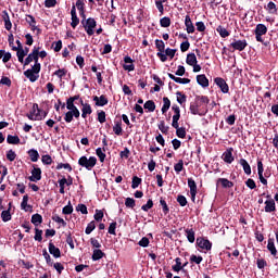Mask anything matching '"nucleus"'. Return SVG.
<instances>
[{
  "mask_svg": "<svg viewBox=\"0 0 278 278\" xmlns=\"http://www.w3.org/2000/svg\"><path fill=\"white\" fill-rule=\"evenodd\" d=\"M7 160H9V162H14L16 160V152H14V150H9L7 152Z\"/></svg>",
  "mask_w": 278,
  "mask_h": 278,
  "instance_id": "nucleus-41",
  "label": "nucleus"
},
{
  "mask_svg": "<svg viewBox=\"0 0 278 278\" xmlns=\"http://www.w3.org/2000/svg\"><path fill=\"white\" fill-rule=\"evenodd\" d=\"M94 220H103V211L97 210L94 214Z\"/></svg>",
  "mask_w": 278,
  "mask_h": 278,
  "instance_id": "nucleus-62",
  "label": "nucleus"
},
{
  "mask_svg": "<svg viewBox=\"0 0 278 278\" xmlns=\"http://www.w3.org/2000/svg\"><path fill=\"white\" fill-rule=\"evenodd\" d=\"M104 255L105 253L100 249L93 250L92 260L93 262H98V260H101Z\"/></svg>",
  "mask_w": 278,
  "mask_h": 278,
  "instance_id": "nucleus-26",
  "label": "nucleus"
},
{
  "mask_svg": "<svg viewBox=\"0 0 278 278\" xmlns=\"http://www.w3.org/2000/svg\"><path fill=\"white\" fill-rule=\"evenodd\" d=\"M24 75H25V77H27V79H29V81H31V83L38 81V75H36V73L33 72V71L27 70V71L24 72Z\"/></svg>",
  "mask_w": 278,
  "mask_h": 278,
  "instance_id": "nucleus-21",
  "label": "nucleus"
},
{
  "mask_svg": "<svg viewBox=\"0 0 278 278\" xmlns=\"http://www.w3.org/2000/svg\"><path fill=\"white\" fill-rule=\"evenodd\" d=\"M185 233L187 236L188 242H190L191 244L194 243V230L193 229H186Z\"/></svg>",
  "mask_w": 278,
  "mask_h": 278,
  "instance_id": "nucleus-29",
  "label": "nucleus"
},
{
  "mask_svg": "<svg viewBox=\"0 0 278 278\" xmlns=\"http://www.w3.org/2000/svg\"><path fill=\"white\" fill-rule=\"evenodd\" d=\"M125 64L123 65L124 71H128L131 73V71L136 70V66L134 65V60L130 56L124 58Z\"/></svg>",
  "mask_w": 278,
  "mask_h": 278,
  "instance_id": "nucleus-10",
  "label": "nucleus"
},
{
  "mask_svg": "<svg viewBox=\"0 0 278 278\" xmlns=\"http://www.w3.org/2000/svg\"><path fill=\"white\" fill-rule=\"evenodd\" d=\"M160 24L161 27H170V17H162Z\"/></svg>",
  "mask_w": 278,
  "mask_h": 278,
  "instance_id": "nucleus-45",
  "label": "nucleus"
},
{
  "mask_svg": "<svg viewBox=\"0 0 278 278\" xmlns=\"http://www.w3.org/2000/svg\"><path fill=\"white\" fill-rule=\"evenodd\" d=\"M176 135L178 138H186V128L178 126V128H176Z\"/></svg>",
  "mask_w": 278,
  "mask_h": 278,
  "instance_id": "nucleus-46",
  "label": "nucleus"
},
{
  "mask_svg": "<svg viewBox=\"0 0 278 278\" xmlns=\"http://www.w3.org/2000/svg\"><path fill=\"white\" fill-rule=\"evenodd\" d=\"M195 27L198 31H205V24L203 22H197Z\"/></svg>",
  "mask_w": 278,
  "mask_h": 278,
  "instance_id": "nucleus-64",
  "label": "nucleus"
},
{
  "mask_svg": "<svg viewBox=\"0 0 278 278\" xmlns=\"http://www.w3.org/2000/svg\"><path fill=\"white\" fill-rule=\"evenodd\" d=\"M42 179V170L38 167H34L31 170V176L29 177L30 181H40Z\"/></svg>",
  "mask_w": 278,
  "mask_h": 278,
  "instance_id": "nucleus-11",
  "label": "nucleus"
},
{
  "mask_svg": "<svg viewBox=\"0 0 278 278\" xmlns=\"http://www.w3.org/2000/svg\"><path fill=\"white\" fill-rule=\"evenodd\" d=\"M217 31L222 38L229 37V30L227 28L218 27Z\"/></svg>",
  "mask_w": 278,
  "mask_h": 278,
  "instance_id": "nucleus-40",
  "label": "nucleus"
},
{
  "mask_svg": "<svg viewBox=\"0 0 278 278\" xmlns=\"http://www.w3.org/2000/svg\"><path fill=\"white\" fill-rule=\"evenodd\" d=\"M0 84L2 86H9L11 87L12 86V80L8 77V76H3L1 79H0Z\"/></svg>",
  "mask_w": 278,
  "mask_h": 278,
  "instance_id": "nucleus-49",
  "label": "nucleus"
},
{
  "mask_svg": "<svg viewBox=\"0 0 278 278\" xmlns=\"http://www.w3.org/2000/svg\"><path fill=\"white\" fill-rule=\"evenodd\" d=\"M197 81L200 86H202V88H207V86H210V80L203 74L197 76Z\"/></svg>",
  "mask_w": 278,
  "mask_h": 278,
  "instance_id": "nucleus-17",
  "label": "nucleus"
},
{
  "mask_svg": "<svg viewBox=\"0 0 278 278\" xmlns=\"http://www.w3.org/2000/svg\"><path fill=\"white\" fill-rule=\"evenodd\" d=\"M27 118H29V121H42V117L34 112L27 114Z\"/></svg>",
  "mask_w": 278,
  "mask_h": 278,
  "instance_id": "nucleus-52",
  "label": "nucleus"
},
{
  "mask_svg": "<svg viewBox=\"0 0 278 278\" xmlns=\"http://www.w3.org/2000/svg\"><path fill=\"white\" fill-rule=\"evenodd\" d=\"M176 96H177V101L180 105H182V103H186V94L181 93V91H177Z\"/></svg>",
  "mask_w": 278,
  "mask_h": 278,
  "instance_id": "nucleus-43",
  "label": "nucleus"
},
{
  "mask_svg": "<svg viewBox=\"0 0 278 278\" xmlns=\"http://www.w3.org/2000/svg\"><path fill=\"white\" fill-rule=\"evenodd\" d=\"M215 84H216V86H218V88H220V90H222V92H224V94H227V92H229V85H227L225 79L215 78Z\"/></svg>",
  "mask_w": 278,
  "mask_h": 278,
  "instance_id": "nucleus-9",
  "label": "nucleus"
},
{
  "mask_svg": "<svg viewBox=\"0 0 278 278\" xmlns=\"http://www.w3.org/2000/svg\"><path fill=\"white\" fill-rule=\"evenodd\" d=\"M155 47L157 49V51H164L165 49V45L163 40L156 39L155 40Z\"/></svg>",
  "mask_w": 278,
  "mask_h": 278,
  "instance_id": "nucleus-51",
  "label": "nucleus"
},
{
  "mask_svg": "<svg viewBox=\"0 0 278 278\" xmlns=\"http://www.w3.org/2000/svg\"><path fill=\"white\" fill-rule=\"evenodd\" d=\"M27 53H29V48H21L20 50H17V60L18 62H21V64H23V62L25 61V55H27Z\"/></svg>",
  "mask_w": 278,
  "mask_h": 278,
  "instance_id": "nucleus-18",
  "label": "nucleus"
},
{
  "mask_svg": "<svg viewBox=\"0 0 278 278\" xmlns=\"http://www.w3.org/2000/svg\"><path fill=\"white\" fill-rule=\"evenodd\" d=\"M28 71H31L33 73H35L36 75H38V73H40V63L35 62V66H33L30 70Z\"/></svg>",
  "mask_w": 278,
  "mask_h": 278,
  "instance_id": "nucleus-61",
  "label": "nucleus"
},
{
  "mask_svg": "<svg viewBox=\"0 0 278 278\" xmlns=\"http://www.w3.org/2000/svg\"><path fill=\"white\" fill-rule=\"evenodd\" d=\"M185 25H186L187 34H194V24H192V20L190 18V15H186Z\"/></svg>",
  "mask_w": 278,
  "mask_h": 278,
  "instance_id": "nucleus-12",
  "label": "nucleus"
},
{
  "mask_svg": "<svg viewBox=\"0 0 278 278\" xmlns=\"http://www.w3.org/2000/svg\"><path fill=\"white\" fill-rule=\"evenodd\" d=\"M177 201L181 207H186V205H188V200L184 195H178Z\"/></svg>",
  "mask_w": 278,
  "mask_h": 278,
  "instance_id": "nucleus-50",
  "label": "nucleus"
},
{
  "mask_svg": "<svg viewBox=\"0 0 278 278\" xmlns=\"http://www.w3.org/2000/svg\"><path fill=\"white\" fill-rule=\"evenodd\" d=\"M217 184H222L223 188H233V184L227 178H219Z\"/></svg>",
  "mask_w": 278,
  "mask_h": 278,
  "instance_id": "nucleus-25",
  "label": "nucleus"
},
{
  "mask_svg": "<svg viewBox=\"0 0 278 278\" xmlns=\"http://www.w3.org/2000/svg\"><path fill=\"white\" fill-rule=\"evenodd\" d=\"M86 5V3H84V0H77L76 1V8L79 11V14L81 16V18L86 20V13L84 11V7Z\"/></svg>",
  "mask_w": 278,
  "mask_h": 278,
  "instance_id": "nucleus-19",
  "label": "nucleus"
},
{
  "mask_svg": "<svg viewBox=\"0 0 278 278\" xmlns=\"http://www.w3.org/2000/svg\"><path fill=\"white\" fill-rule=\"evenodd\" d=\"M249 46V43L247 42L245 39L243 40H233L231 43H230V47L232 49H235V51H244V49H247V47Z\"/></svg>",
  "mask_w": 278,
  "mask_h": 278,
  "instance_id": "nucleus-4",
  "label": "nucleus"
},
{
  "mask_svg": "<svg viewBox=\"0 0 278 278\" xmlns=\"http://www.w3.org/2000/svg\"><path fill=\"white\" fill-rule=\"evenodd\" d=\"M268 33V27L264 24H257L254 30V34H258V36H266Z\"/></svg>",
  "mask_w": 278,
  "mask_h": 278,
  "instance_id": "nucleus-16",
  "label": "nucleus"
},
{
  "mask_svg": "<svg viewBox=\"0 0 278 278\" xmlns=\"http://www.w3.org/2000/svg\"><path fill=\"white\" fill-rule=\"evenodd\" d=\"M45 5L47 8H55V5H58V0H46Z\"/></svg>",
  "mask_w": 278,
  "mask_h": 278,
  "instance_id": "nucleus-59",
  "label": "nucleus"
},
{
  "mask_svg": "<svg viewBox=\"0 0 278 278\" xmlns=\"http://www.w3.org/2000/svg\"><path fill=\"white\" fill-rule=\"evenodd\" d=\"M83 25L88 36L94 35V27H97V21H94V18L92 17H89L87 20L86 17L85 20L83 18Z\"/></svg>",
  "mask_w": 278,
  "mask_h": 278,
  "instance_id": "nucleus-2",
  "label": "nucleus"
},
{
  "mask_svg": "<svg viewBox=\"0 0 278 278\" xmlns=\"http://www.w3.org/2000/svg\"><path fill=\"white\" fill-rule=\"evenodd\" d=\"M31 223L35 225V227H38L42 223V215L40 214H34L31 216Z\"/></svg>",
  "mask_w": 278,
  "mask_h": 278,
  "instance_id": "nucleus-28",
  "label": "nucleus"
},
{
  "mask_svg": "<svg viewBox=\"0 0 278 278\" xmlns=\"http://www.w3.org/2000/svg\"><path fill=\"white\" fill-rule=\"evenodd\" d=\"M257 170H258V179H260L261 184H263L264 186H267L268 180H266V178H264V164L262 163V161L257 162Z\"/></svg>",
  "mask_w": 278,
  "mask_h": 278,
  "instance_id": "nucleus-7",
  "label": "nucleus"
},
{
  "mask_svg": "<svg viewBox=\"0 0 278 278\" xmlns=\"http://www.w3.org/2000/svg\"><path fill=\"white\" fill-rule=\"evenodd\" d=\"M41 162H42L43 164L49 165V164H51V163L53 162V159H51V155L46 154V155H43V156L41 157Z\"/></svg>",
  "mask_w": 278,
  "mask_h": 278,
  "instance_id": "nucleus-58",
  "label": "nucleus"
},
{
  "mask_svg": "<svg viewBox=\"0 0 278 278\" xmlns=\"http://www.w3.org/2000/svg\"><path fill=\"white\" fill-rule=\"evenodd\" d=\"M93 101L98 108H103V105H108V98L105 96H94Z\"/></svg>",
  "mask_w": 278,
  "mask_h": 278,
  "instance_id": "nucleus-13",
  "label": "nucleus"
},
{
  "mask_svg": "<svg viewBox=\"0 0 278 278\" xmlns=\"http://www.w3.org/2000/svg\"><path fill=\"white\" fill-rule=\"evenodd\" d=\"M190 262H191V264H201V262H203V256H197V255L192 254L190 256Z\"/></svg>",
  "mask_w": 278,
  "mask_h": 278,
  "instance_id": "nucleus-39",
  "label": "nucleus"
},
{
  "mask_svg": "<svg viewBox=\"0 0 278 278\" xmlns=\"http://www.w3.org/2000/svg\"><path fill=\"white\" fill-rule=\"evenodd\" d=\"M174 170L177 173H181L184 170V161L180 160L177 164L174 166Z\"/></svg>",
  "mask_w": 278,
  "mask_h": 278,
  "instance_id": "nucleus-55",
  "label": "nucleus"
},
{
  "mask_svg": "<svg viewBox=\"0 0 278 278\" xmlns=\"http://www.w3.org/2000/svg\"><path fill=\"white\" fill-rule=\"evenodd\" d=\"M7 142H8L9 144H20L21 138H18V136L9 135V136L7 137Z\"/></svg>",
  "mask_w": 278,
  "mask_h": 278,
  "instance_id": "nucleus-27",
  "label": "nucleus"
},
{
  "mask_svg": "<svg viewBox=\"0 0 278 278\" xmlns=\"http://www.w3.org/2000/svg\"><path fill=\"white\" fill-rule=\"evenodd\" d=\"M54 75L56 77H59L60 79H62V77H65V75H66V70H64V68L58 70V71L54 72Z\"/></svg>",
  "mask_w": 278,
  "mask_h": 278,
  "instance_id": "nucleus-60",
  "label": "nucleus"
},
{
  "mask_svg": "<svg viewBox=\"0 0 278 278\" xmlns=\"http://www.w3.org/2000/svg\"><path fill=\"white\" fill-rule=\"evenodd\" d=\"M197 244L200 249H204L205 251H212V242L207 239L198 238Z\"/></svg>",
  "mask_w": 278,
  "mask_h": 278,
  "instance_id": "nucleus-6",
  "label": "nucleus"
},
{
  "mask_svg": "<svg viewBox=\"0 0 278 278\" xmlns=\"http://www.w3.org/2000/svg\"><path fill=\"white\" fill-rule=\"evenodd\" d=\"M172 110L174 112L172 127H174V129H179V118H181V110L178 105H173Z\"/></svg>",
  "mask_w": 278,
  "mask_h": 278,
  "instance_id": "nucleus-3",
  "label": "nucleus"
},
{
  "mask_svg": "<svg viewBox=\"0 0 278 278\" xmlns=\"http://www.w3.org/2000/svg\"><path fill=\"white\" fill-rule=\"evenodd\" d=\"M187 64H189V66H194V64H197V54L194 53H190L187 55Z\"/></svg>",
  "mask_w": 278,
  "mask_h": 278,
  "instance_id": "nucleus-31",
  "label": "nucleus"
},
{
  "mask_svg": "<svg viewBox=\"0 0 278 278\" xmlns=\"http://www.w3.org/2000/svg\"><path fill=\"white\" fill-rule=\"evenodd\" d=\"M188 187L190 188L191 201L197 199V182L192 178H188Z\"/></svg>",
  "mask_w": 278,
  "mask_h": 278,
  "instance_id": "nucleus-8",
  "label": "nucleus"
},
{
  "mask_svg": "<svg viewBox=\"0 0 278 278\" xmlns=\"http://www.w3.org/2000/svg\"><path fill=\"white\" fill-rule=\"evenodd\" d=\"M76 211L80 212L81 214H88V207L85 204H78L76 206Z\"/></svg>",
  "mask_w": 278,
  "mask_h": 278,
  "instance_id": "nucleus-53",
  "label": "nucleus"
},
{
  "mask_svg": "<svg viewBox=\"0 0 278 278\" xmlns=\"http://www.w3.org/2000/svg\"><path fill=\"white\" fill-rule=\"evenodd\" d=\"M239 163L242 166L245 175H251V165H249V162H247L244 159H241Z\"/></svg>",
  "mask_w": 278,
  "mask_h": 278,
  "instance_id": "nucleus-22",
  "label": "nucleus"
},
{
  "mask_svg": "<svg viewBox=\"0 0 278 278\" xmlns=\"http://www.w3.org/2000/svg\"><path fill=\"white\" fill-rule=\"evenodd\" d=\"M35 240H37V242H42V230L38 228L35 229Z\"/></svg>",
  "mask_w": 278,
  "mask_h": 278,
  "instance_id": "nucleus-54",
  "label": "nucleus"
},
{
  "mask_svg": "<svg viewBox=\"0 0 278 278\" xmlns=\"http://www.w3.org/2000/svg\"><path fill=\"white\" fill-rule=\"evenodd\" d=\"M113 131L116 136H122L123 135V127L121 126V123H117L113 127Z\"/></svg>",
  "mask_w": 278,
  "mask_h": 278,
  "instance_id": "nucleus-42",
  "label": "nucleus"
},
{
  "mask_svg": "<svg viewBox=\"0 0 278 278\" xmlns=\"http://www.w3.org/2000/svg\"><path fill=\"white\" fill-rule=\"evenodd\" d=\"M151 207H153V200H148L147 204L141 206V210H143V212H149Z\"/></svg>",
  "mask_w": 278,
  "mask_h": 278,
  "instance_id": "nucleus-56",
  "label": "nucleus"
},
{
  "mask_svg": "<svg viewBox=\"0 0 278 278\" xmlns=\"http://www.w3.org/2000/svg\"><path fill=\"white\" fill-rule=\"evenodd\" d=\"M94 229H97V225L94 224V222H90L85 229V233H87V236H90V233H92Z\"/></svg>",
  "mask_w": 278,
  "mask_h": 278,
  "instance_id": "nucleus-34",
  "label": "nucleus"
},
{
  "mask_svg": "<svg viewBox=\"0 0 278 278\" xmlns=\"http://www.w3.org/2000/svg\"><path fill=\"white\" fill-rule=\"evenodd\" d=\"M96 154L98 155L100 162H105V152H103V149L98 148L96 150Z\"/></svg>",
  "mask_w": 278,
  "mask_h": 278,
  "instance_id": "nucleus-38",
  "label": "nucleus"
},
{
  "mask_svg": "<svg viewBox=\"0 0 278 278\" xmlns=\"http://www.w3.org/2000/svg\"><path fill=\"white\" fill-rule=\"evenodd\" d=\"M233 149H229L226 152L223 153V160L226 162V164H231L233 162V154H232Z\"/></svg>",
  "mask_w": 278,
  "mask_h": 278,
  "instance_id": "nucleus-15",
  "label": "nucleus"
},
{
  "mask_svg": "<svg viewBox=\"0 0 278 278\" xmlns=\"http://www.w3.org/2000/svg\"><path fill=\"white\" fill-rule=\"evenodd\" d=\"M28 155H29L31 162H36L38 160V157H40L38 150H34V149L28 151Z\"/></svg>",
  "mask_w": 278,
  "mask_h": 278,
  "instance_id": "nucleus-32",
  "label": "nucleus"
},
{
  "mask_svg": "<svg viewBox=\"0 0 278 278\" xmlns=\"http://www.w3.org/2000/svg\"><path fill=\"white\" fill-rule=\"evenodd\" d=\"M1 218L3 223H8L9 220H12V214H10V211H2Z\"/></svg>",
  "mask_w": 278,
  "mask_h": 278,
  "instance_id": "nucleus-36",
  "label": "nucleus"
},
{
  "mask_svg": "<svg viewBox=\"0 0 278 278\" xmlns=\"http://www.w3.org/2000/svg\"><path fill=\"white\" fill-rule=\"evenodd\" d=\"M265 212H275V200H267L265 202Z\"/></svg>",
  "mask_w": 278,
  "mask_h": 278,
  "instance_id": "nucleus-23",
  "label": "nucleus"
},
{
  "mask_svg": "<svg viewBox=\"0 0 278 278\" xmlns=\"http://www.w3.org/2000/svg\"><path fill=\"white\" fill-rule=\"evenodd\" d=\"M26 23H28V25L31 26V29H33V30L38 29V28L36 27V18H35L34 16L27 15V16H26Z\"/></svg>",
  "mask_w": 278,
  "mask_h": 278,
  "instance_id": "nucleus-35",
  "label": "nucleus"
},
{
  "mask_svg": "<svg viewBox=\"0 0 278 278\" xmlns=\"http://www.w3.org/2000/svg\"><path fill=\"white\" fill-rule=\"evenodd\" d=\"M79 166H83V168H87V170H92L94 166H97V157L90 156L89 159L87 156H81L78 160Z\"/></svg>",
  "mask_w": 278,
  "mask_h": 278,
  "instance_id": "nucleus-1",
  "label": "nucleus"
},
{
  "mask_svg": "<svg viewBox=\"0 0 278 278\" xmlns=\"http://www.w3.org/2000/svg\"><path fill=\"white\" fill-rule=\"evenodd\" d=\"M144 110H148L150 112H155V102H153V100H148L144 104H143Z\"/></svg>",
  "mask_w": 278,
  "mask_h": 278,
  "instance_id": "nucleus-30",
  "label": "nucleus"
},
{
  "mask_svg": "<svg viewBox=\"0 0 278 278\" xmlns=\"http://www.w3.org/2000/svg\"><path fill=\"white\" fill-rule=\"evenodd\" d=\"M163 106L161 109L162 114H166L170 110V100L168 98H163Z\"/></svg>",
  "mask_w": 278,
  "mask_h": 278,
  "instance_id": "nucleus-24",
  "label": "nucleus"
},
{
  "mask_svg": "<svg viewBox=\"0 0 278 278\" xmlns=\"http://www.w3.org/2000/svg\"><path fill=\"white\" fill-rule=\"evenodd\" d=\"M125 205L126 207H136V200H134V198H126V201H125Z\"/></svg>",
  "mask_w": 278,
  "mask_h": 278,
  "instance_id": "nucleus-48",
  "label": "nucleus"
},
{
  "mask_svg": "<svg viewBox=\"0 0 278 278\" xmlns=\"http://www.w3.org/2000/svg\"><path fill=\"white\" fill-rule=\"evenodd\" d=\"M140 184H142V179L138 178V176H134L132 177V185L131 188L134 190H136V188H138V186H140Z\"/></svg>",
  "mask_w": 278,
  "mask_h": 278,
  "instance_id": "nucleus-44",
  "label": "nucleus"
},
{
  "mask_svg": "<svg viewBox=\"0 0 278 278\" xmlns=\"http://www.w3.org/2000/svg\"><path fill=\"white\" fill-rule=\"evenodd\" d=\"M267 249L270 251L271 255H277V248H275V242L271 240L268 241Z\"/></svg>",
  "mask_w": 278,
  "mask_h": 278,
  "instance_id": "nucleus-37",
  "label": "nucleus"
},
{
  "mask_svg": "<svg viewBox=\"0 0 278 278\" xmlns=\"http://www.w3.org/2000/svg\"><path fill=\"white\" fill-rule=\"evenodd\" d=\"M80 104L83 105V109H81L83 118H86V116H88V114H92V108L90 106V104L84 103V100H80Z\"/></svg>",
  "mask_w": 278,
  "mask_h": 278,
  "instance_id": "nucleus-14",
  "label": "nucleus"
},
{
  "mask_svg": "<svg viewBox=\"0 0 278 278\" xmlns=\"http://www.w3.org/2000/svg\"><path fill=\"white\" fill-rule=\"evenodd\" d=\"M49 253L53 255V257H60L61 252L53 243H49Z\"/></svg>",
  "mask_w": 278,
  "mask_h": 278,
  "instance_id": "nucleus-20",
  "label": "nucleus"
},
{
  "mask_svg": "<svg viewBox=\"0 0 278 278\" xmlns=\"http://www.w3.org/2000/svg\"><path fill=\"white\" fill-rule=\"evenodd\" d=\"M188 49H190V41L186 40L180 45V50L182 51V53H186Z\"/></svg>",
  "mask_w": 278,
  "mask_h": 278,
  "instance_id": "nucleus-57",
  "label": "nucleus"
},
{
  "mask_svg": "<svg viewBox=\"0 0 278 278\" xmlns=\"http://www.w3.org/2000/svg\"><path fill=\"white\" fill-rule=\"evenodd\" d=\"M31 62H38V48H35L30 54L25 59L24 66H28Z\"/></svg>",
  "mask_w": 278,
  "mask_h": 278,
  "instance_id": "nucleus-5",
  "label": "nucleus"
},
{
  "mask_svg": "<svg viewBox=\"0 0 278 278\" xmlns=\"http://www.w3.org/2000/svg\"><path fill=\"white\" fill-rule=\"evenodd\" d=\"M175 262L176 264L172 268L175 273H179V270L184 269V266L181 265V258L177 257Z\"/></svg>",
  "mask_w": 278,
  "mask_h": 278,
  "instance_id": "nucleus-33",
  "label": "nucleus"
},
{
  "mask_svg": "<svg viewBox=\"0 0 278 278\" xmlns=\"http://www.w3.org/2000/svg\"><path fill=\"white\" fill-rule=\"evenodd\" d=\"M139 247H143V248L149 247V238L143 237V238L139 241Z\"/></svg>",
  "mask_w": 278,
  "mask_h": 278,
  "instance_id": "nucleus-63",
  "label": "nucleus"
},
{
  "mask_svg": "<svg viewBox=\"0 0 278 278\" xmlns=\"http://www.w3.org/2000/svg\"><path fill=\"white\" fill-rule=\"evenodd\" d=\"M29 201V195H24L23 197V201H22V203H21V207H22V210H24L25 212H27V207H29L28 205H27V202Z\"/></svg>",
  "mask_w": 278,
  "mask_h": 278,
  "instance_id": "nucleus-47",
  "label": "nucleus"
}]
</instances>
